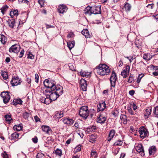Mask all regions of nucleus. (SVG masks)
<instances>
[{
	"label": "nucleus",
	"mask_w": 158,
	"mask_h": 158,
	"mask_svg": "<svg viewBox=\"0 0 158 158\" xmlns=\"http://www.w3.org/2000/svg\"><path fill=\"white\" fill-rule=\"evenodd\" d=\"M84 13L85 15L90 16L92 14H99L101 13V6H88L84 10Z\"/></svg>",
	"instance_id": "1"
},
{
	"label": "nucleus",
	"mask_w": 158,
	"mask_h": 158,
	"mask_svg": "<svg viewBox=\"0 0 158 158\" xmlns=\"http://www.w3.org/2000/svg\"><path fill=\"white\" fill-rule=\"evenodd\" d=\"M97 73L101 75H108L110 72L109 67L105 64H100L96 67Z\"/></svg>",
	"instance_id": "2"
},
{
	"label": "nucleus",
	"mask_w": 158,
	"mask_h": 158,
	"mask_svg": "<svg viewBox=\"0 0 158 158\" xmlns=\"http://www.w3.org/2000/svg\"><path fill=\"white\" fill-rule=\"evenodd\" d=\"M44 84L45 87L47 88L52 90H55L56 86L55 85V82L54 81L46 79L44 82Z\"/></svg>",
	"instance_id": "3"
},
{
	"label": "nucleus",
	"mask_w": 158,
	"mask_h": 158,
	"mask_svg": "<svg viewBox=\"0 0 158 158\" xmlns=\"http://www.w3.org/2000/svg\"><path fill=\"white\" fill-rule=\"evenodd\" d=\"M79 114L81 117L85 118H87L89 115L88 107L86 106H84L81 107Z\"/></svg>",
	"instance_id": "4"
},
{
	"label": "nucleus",
	"mask_w": 158,
	"mask_h": 158,
	"mask_svg": "<svg viewBox=\"0 0 158 158\" xmlns=\"http://www.w3.org/2000/svg\"><path fill=\"white\" fill-rule=\"evenodd\" d=\"M139 132L140 138H144L148 136L149 132L147 129L143 127H141L139 128Z\"/></svg>",
	"instance_id": "5"
},
{
	"label": "nucleus",
	"mask_w": 158,
	"mask_h": 158,
	"mask_svg": "<svg viewBox=\"0 0 158 158\" xmlns=\"http://www.w3.org/2000/svg\"><path fill=\"white\" fill-rule=\"evenodd\" d=\"M117 79V77L115 72L112 71L110 78L111 87H115Z\"/></svg>",
	"instance_id": "6"
},
{
	"label": "nucleus",
	"mask_w": 158,
	"mask_h": 158,
	"mask_svg": "<svg viewBox=\"0 0 158 158\" xmlns=\"http://www.w3.org/2000/svg\"><path fill=\"white\" fill-rule=\"evenodd\" d=\"M1 95L3 98V102L4 103H7L9 102L10 98L7 92H2Z\"/></svg>",
	"instance_id": "7"
},
{
	"label": "nucleus",
	"mask_w": 158,
	"mask_h": 158,
	"mask_svg": "<svg viewBox=\"0 0 158 158\" xmlns=\"http://www.w3.org/2000/svg\"><path fill=\"white\" fill-rule=\"evenodd\" d=\"M105 113L103 112H101L99 117L97 118V122L100 123H103L106 121V118L105 115Z\"/></svg>",
	"instance_id": "8"
},
{
	"label": "nucleus",
	"mask_w": 158,
	"mask_h": 158,
	"mask_svg": "<svg viewBox=\"0 0 158 158\" xmlns=\"http://www.w3.org/2000/svg\"><path fill=\"white\" fill-rule=\"evenodd\" d=\"M63 123L67 125H71L73 124L75 120L69 118H64L61 120Z\"/></svg>",
	"instance_id": "9"
},
{
	"label": "nucleus",
	"mask_w": 158,
	"mask_h": 158,
	"mask_svg": "<svg viewBox=\"0 0 158 158\" xmlns=\"http://www.w3.org/2000/svg\"><path fill=\"white\" fill-rule=\"evenodd\" d=\"M20 50V46L17 44H15L12 45L9 49L10 52H13L15 53H18Z\"/></svg>",
	"instance_id": "10"
},
{
	"label": "nucleus",
	"mask_w": 158,
	"mask_h": 158,
	"mask_svg": "<svg viewBox=\"0 0 158 158\" xmlns=\"http://www.w3.org/2000/svg\"><path fill=\"white\" fill-rule=\"evenodd\" d=\"M58 10L59 13L63 14L67 11L68 7L64 4L60 5L58 6Z\"/></svg>",
	"instance_id": "11"
},
{
	"label": "nucleus",
	"mask_w": 158,
	"mask_h": 158,
	"mask_svg": "<svg viewBox=\"0 0 158 158\" xmlns=\"http://www.w3.org/2000/svg\"><path fill=\"white\" fill-rule=\"evenodd\" d=\"M136 150L137 152L140 153L142 156L144 155V150L142 144H139L136 147Z\"/></svg>",
	"instance_id": "12"
},
{
	"label": "nucleus",
	"mask_w": 158,
	"mask_h": 158,
	"mask_svg": "<svg viewBox=\"0 0 158 158\" xmlns=\"http://www.w3.org/2000/svg\"><path fill=\"white\" fill-rule=\"evenodd\" d=\"M21 82L18 77H12L10 83L12 86H15L19 84Z\"/></svg>",
	"instance_id": "13"
},
{
	"label": "nucleus",
	"mask_w": 158,
	"mask_h": 158,
	"mask_svg": "<svg viewBox=\"0 0 158 158\" xmlns=\"http://www.w3.org/2000/svg\"><path fill=\"white\" fill-rule=\"evenodd\" d=\"M80 84L83 91H86L87 90V85L86 80L83 79H82L80 81Z\"/></svg>",
	"instance_id": "14"
},
{
	"label": "nucleus",
	"mask_w": 158,
	"mask_h": 158,
	"mask_svg": "<svg viewBox=\"0 0 158 158\" xmlns=\"http://www.w3.org/2000/svg\"><path fill=\"white\" fill-rule=\"evenodd\" d=\"M42 131L46 134L50 135L52 133V131L51 128L47 126H42L41 127Z\"/></svg>",
	"instance_id": "15"
},
{
	"label": "nucleus",
	"mask_w": 158,
	"mask_h": 158,
	"mask_svg": "<svg viewBox=\"0 0 158 158\" xmlns=\"http://www.w3.org/2000/svg\"><path fill=\"white\" fill-rule=\"evenodd\" d=\"M106 104L105 102L100 103L97 106L98 111H101L102 112L106 107Z\"/></svg>",
	"instance_id": "16"
},
{
	"label": "nucleus",
	"mask_w": 158,
	"mask_h": 158,
	"mask_svg": "<svg viewBox=\"0 0 158 158\" xmlns=\"http://www.w3.org/2000/svg\"><path fill=\"white\" fill-rule=\"evenodd\" d=\"M157 149L155 146H152L150 147L148 150L149 156L153 155L156 152Z\"/></svg>",
	"instance_id": "17"
},
{
	"label": "nucleus",
	"mask_w": 158,
	"mask_h": 158,
	"mask_svg": "<svg viewBox=\"0 0 158 158\" xmlns=\"http://www.w3.org/2000/svg\"><path fill=\"white\" fill-rule=\"evenodd\" d=\"M115 133V131L114 130L112 129L110 132L108 136L106 139V140L108 141H110L113 138Z\"/></svg>",
	"instance_id": "18"
},
{
	"label": "nucleus",
	"mask_w": 158,
	"mask_h": 158,
	"mask_svg": "<svg viewBox=\"0 0 158 158\" xmlns=\"http://www.w3.org/2000/svg\"><path fill=\"white\" fill-rule=\"evenodd\" d=\"M60 87V86H56L55 92H54L58 97L61 95L63 93L62 88H61Z\"/></svg>",
	"instance_id": "19"
},
{
	"label": "nucleus",
	"mask_w": 158,
	"mask_h": 158,
	"mask_svg": "<svg viewBox=\"0 0 158 158\" xmlns=\"http://www.w3.org/2000/svg\"><path fill=\"white\" fill-rule=\"evenodd\" d=\"M81 33L85 36L86 38H90L91 37L87 29H84L81 31Z\"/></svg>",
	"instance_id": "20"
},
{
	"label": "nucleus",
	"mask_w": 158,
	"mask_h": 158,
	"mask_svg": "<svg viewBox=\"0 0 158 158\" xmlns=\"http://www.w3.org/2000/svg\"><path fill=\"white\" fill-rule=\"evenodd\" d=\"M131 8V5L128 2H126L124 6V8L125 10L127 12H129Z\"/></svg>",
	"instance_id": "21"
},
{
	"label": "nucleus",
	"mask_w": 158,
	"mask_h": 158,
	"mask_svg": "<svg viewBox=\"0 0 158 158\" xmlns=\"http://www.w3.org/2000/svg\"><path fill=\"white\" fill-rule=\"evenodd\" d=\"M23 101L20 99H15L13 100L12 104L16 106L18 104L21 105L22 104Z\"/></svg>",
	"instance_id": "22"
},
{
	"label": "nucleus",
	"mask_w": 158,
	"mask_h": 158,
	"mask_svg": "<svg viewBox=\"0 0 158 158\" xmlns=\"http://www.w3.org/2000/svg\"><path fill=\"white\" fill-rule=\"evenodd\" d=\"M50 96V102L52 101L55 100L59 97L54 92H53L51 94Z\"/></svg>",
	"instance_id": "23"
},
{
	"label": "nucleus",
	"mask_w": 158,
	"mask_h": 158,
	"mask_svg": "<svg viewBox=\"0 0 158 158\" xmlns=\"http://www.w3.org/2000/svg\"><path fill=\"white\" fill-rule=\"evenodd\" d=\"M96 138L97 136L96 135H94L93 134L89 136V141L91 143H94L95 142Z\"/></svg>",
	"instance_id": "24"
},
{
	"label": "nucleus",
	"mask_w": 158,
	"mask_h": 158,
	"mask_svg": "<svg viewBox=\"0 0 158 158\" xmlns=\"http://www.w3.org/2000/svg\"><path fill=\"white\" fill-rule=\"evenodd\" d=\"M1 72L2 76L4 80H6L8 78L7 72L6 71L3 70H2Z\"/></svg>",
	"instance_id": "25"
},
{
	"label": "nucleus",
	"mask_w": 158,
	"mask_h": 158,
	"mask_svg": "<svg viewBox=\"0 0 158 158\" xmlns=\"http://www.w3.org/2000/svg\"><path fill=\"white\" fill-rule=\"evenodd\" d=\"M7 22L8 23L9 26L10 28H13L14 27L15 23V22L14 19H9Z\"/></svg>",
	"instance_id": "26"
},
{
	"label": "nucleus",
	"mask_w": 158,
	"mask_h": 158,
	"mask_svg": "<svg viewBox=\"0 0 158 158\" xmlns=\"http://www.w3.org/2000/svg\"><path fill=\"white\" fill-rule=\"evenodd\" d=\"M67 46L70 50H71L74 46L75 42L74 41H69L67 43Z\"/></svg>",
	"instance_id": "27"
},
{
	"label": "nucleus",
	"mask_w": 158,
	"mask_h": 158,
	"mask_svg": "<svg viewBox=\"0 0 158 158\" xmlns=\"http://www.w3.org/2000/svg\"><path fill=\"white\" fill-rule=\"evenodd\" d=\"M18 11L17 10H14L13 11H11L10 13V15L11 17L13 18L14 16H17L18 15Z\"/></svg>",
	"instance_id": "28"
},
{
	"label": "nucleus",
	"mask_w": 158,
	"mask_h": 158,
	"mask_svg": "<svg viewBox=\"0 0 158 158\" xmlns=\"http://www.w3.org/2000/svg\"><path fill=\"white\" fill-rule=\"evenodd\" d=\"M53 153L60 157L62 154V151L61 149L57 148L53 152Z\"/></svg>",
	"instance_id": "29"
},
{
	"label": "nucleus",
	"mask_w": 158,
	"mask_h": 158,
	"mask_svg": "<svg viewBox=\"0 0 158 158\" xmlns=\"http://www.w3.org/2000/svg\"><path fill=\"white\" fill-rule=\"evenodd\" d=\"M22 128V124H19L18 125H15L13 127L14 129L17 131H21Z\"/></svg>",
	"instance_id": "30"
},
{
	"label": "nucleus",
	"mask_w": 158,
	"mask_h": 158,
	"mask_svg": "<svg viewBox=\"0 0 158 158\" xmlns=\"http://www.w3.org/2000/svg\"><path fill=\"white\" fill-rule=\"evenodd\" d=\"M11 116V115L10 114H7L4 116L6 121L8 122V123H10V121L12 120Z\"/></svg>",
	"instance_id": "31"
},
{
	"label": "nucleus",
	"mask_w": 158,
	"mask_h": 158,
	"mask_svg": "<svg viewBox=\"0 0 158 158\" xmlns=\"http://www.w3.org/2000/svg\"><path fill=\"white\" fill-rule=\"evenodd\" d=\"M120 119L122 120L123 121V123L125 124L127 123V116L124 114H121L120 116Z\"/></svg>",
	"instance_id": "32"
},
{
	"label": "nucleus",
	"mask_w": 158,
	"mask_h": 158,
	"mask_svg": "<svg viewBox=\"0 0 158 158\" xmlns=\"http://www.w3.org/2000/svg\"><path fill=\"white\" fill-rule=\"evenodd\" d=\"M152 109L151 108H148L146 110L145 113L144 114L145 116H147L148 118L149 116L151 113Z\"/></svg>",
	"instance_id": "33"
},
{
	"label": "nucleus",
	"mask_w": 158,
	"mask_h": 158,
	"mask_svg": "<svg viewBox=\"0 0 158 158\" xmlns=\"http://www.w3.org/2000/svg\"><path fill=\"white\" fill-rule=\"evenodd\" d=\"M123 141L121 140H117L115 143H114L113 144V146H121L123 144Z\"/></svg>",
	"instance_id": "34"
},
{
	"label": "nucleus",
	"mask_w": 158,
	"mask_h": 158,
	"mask_svg": "<svg viewBox=\"0 0 158 158\" xmlns=\"http://www.w3.org/2000/svg\"><path fill=\"white\" fill-rule=\"evenodd\" d=\"M81 148L82 146L81 144H79L77 146L74 150L75 153H76L80 152L81 150Z\"/></svg>",
	"instance_id": "35"
},
{
	"label": "nucleus",
	"mask_w": 158,
	"mask_h": 158,
	"mask_svg": "<svg viewBox=\"0 0 158 158\" xmlns=\"http://www.w3.org/2000/svg\"><path fill=\"white\" fill-rule=\"evenodd\" d=\"M96 129V127L94 126H92L89 127L87 129V131L88 132H90L94 131Z\"/></svg>",
	"instance_id": "36"
},
{
	"label": "nucleus",
	"mask_w": 158,
	"mask_h": 158,
	"mask_svg": "<svg viewBox=\"0 0 158 158\" xmlns=\"http://www.w3.org/2000/svg\"><path fill=\"white\" fill-rule=\"evenodd\" d=\"M7 39L6 37L3 35H2L1 36V42L3 44H5L6 41Z\"/></svg>",
	"instance_id": "37"
},
{
	"label": "nucleus",
	"mask_w": 158,
	"mask_h": 158,
	"mask_svg": "<svg viewBox=\"0 0 158 158\" xmlns=\"http://www.w3.org/2000/svg\"><path fill=\"white\" fill-rule=\"evenodd\" d=\"M97 154L96 151H92L90 153V158H97Z\"/></svg>",
	"instance_id": "38"
},
{
	"label": "nucleus",
	"mask_w": 158,
	"mask_h": 158,
	"mask_svg": "<svg viewBox=\"0 0 158 158\" xmlns=\"http://www.w3.org/2000/svg\"><path fill=\"white\" fill-rule=\"evenodd\" d=\"M8 8V6L7 5L1 8V12L3 15L4 14L5 12L7 10Z\"/></svg>",
	"instance_id": "39"
},
{
	"label": "nucleus",
	"mask_w": 158,
	"mask_h": 158,
	"mask_svg": "<svg viewBox=\"0 0 158 158\" xmlns=\"http://www.w3.org/2000/svg\"><path fill=\"white\" fill-rule=\"evenodd\" d=\"M81 74L83 77H87L90 75V73L88 72H81Z\"/></svg>",
	"instance_id": "40"
},
{
	"label": "nucleus",
	"mask_w": 158,
	"mask_h": 158,
	"mask_svg": "<svg viewBox=\"0 0 158 158\" xmlns=\"http://www.w3.org/2000/svg\"><path fill=\"white\" fill-rule=\"evenodd\" d=\"M40 101L42 103L48 104L49 103V102H48L46 101V98L45 97H42V98L40 99Z\"/></svg>",
	"instance_id": "41"
},
{
	"label": "nucleus",
	"mask_w": 158,
	"mask_h": 158,
	"mask_svg": "<svg viewBox=\"0 0 158 158\" xmlns=\"http://www.w3.org/2000/svg\"><path fill=\"white\" fill-rule=\"evenodd\" d=\"M153 114L158 116V106H156L153 110Z\"/></svg>",
	"instance_id": "42"
},
{
	"label": "nucleus",
	"mask_w": 158,
	"mask_h": 158,
	"mask_svg": "<svg viewBox=\"0 0 158 158\" xmlns=\"http://www.w3.org/2000/svg\"><path fill=\"white\" fill-rule=\"evenodd\" d=\"M128 110L129 113L132 115H135L136 114V113L132 110V108L131 107H128Z\"/></svg>",
	"instance_id": "43"
},
{
	"label": "nucleus",
	"mask_w": 158,
	"mask_h": 158,
	"mask_svg": "<svg viewBox=\"0 0 158 158\" xmlns=\"http://www.w3.org/2000/svg\"><path fill=\"white\" fill-rule=\"evenodd\" d=\"M44 154L41 152H39L37 153L36 155L37 158H44Z\"/></svg>",
	"instance_id": "44"
},
{
	"label": "nucleus",
	"mask_w": 158,
	"mask_h": 158,
	"mask_svg": "<svg viewBox=\"0 0 158 158\" xmlns=\"http://www.w3.org/2000/svg\"><path fill=\"white\" fill-rule=\"evenodd\" d=\"M128 75V73H127L125 70H123L121 73V75L123 76L124 78L126 77Z\"/></svg>",
	"instance_id": "45"
},
{
	"label": "nucleus",
	"mask_w": 158,
	"mask_h": 158,
	"mask_svg": "<svg viewBox=\"0 0 158 158\" xmlns=\"http://www.w3.org/2000/svg\"><path fill=\"white\" fill-rule=\"evenodd\" d=\"M143 76L144 75L143 74H140L139 75L137 80V82L138 83H139L140 82L141 79Z\"/></svg>",
	"instance_id": "46"
},
{
	"label": "nucleus",
	"mask_w": 158,
	"mask_h": 158,
	"mask_svg": "<svg viewBox=\"0 0 158 158\" xmlns=\"http://www.w3.org/2000/svg\"><path fill=\"white\" fill-rule=\"evenodd\" d=\"M11 136L14 138L17 139L19 138V134L16 132H15L12 134Z\"/></svg>",
	"instance_id": "47"
},
{
	"label": "nucleus",
	"mask_w": 158,
	"mask_h": 158,
	"mask_svg": "<svg viewBox=\"0 0 158 158\" xmlns=\"http://www.w3.org/2000/svg\"><path fill=\"white\" fill-rule=\"evenodd\" d=\"M29 114L27 112H25L23 113V116L24 118L25 119H27L29 117Z\"/></svg>",
	"instance_id": "48"
},
{
	"label": "nucleus",
	"mask_w": 158,
	"mask_h": 158,
	"mask_svg": "<svg viewBox=\"0 0 158 158\" xmlns=\"http://www.w3.org/2000/svg\"><path fill=\"white\" fill-rule=\"evenodd\" d=\"M27 58L31 59H34V57L31 52H29V54H28Z\"/></svg>",
	"instance_id": "49"
},
{
	"label": "nucleus",
	"mask_w": 158,
	"mask_h": 158,
	"mask_svg": "<svg viewBox=\"0 0 158 158\" xmlns=\"http://www.w3.org/2000/svg\"><path fill=\"white\" fill-rule=\"evenodd\" d=\"M41 7L44 6V1L43 0H39L38 1Z\"/></svg>",
	"instance_id": "50"
},
{
	"label": "nucleus",
	"mask_w": 158,
	"mask_h": 158,
	"mask_svg": "<svg viewBox=\"0 0 158 158\" xmlns=\"http://www.w3.org/2000/svg\"><path fill=\"white\" fill-rule=\"evenodd\" d=\"M18 2L20 3H25L28 4L29 1L27 0H18Z\"/></svg>",
	"instance_id": "51"
},
{
	"label": "nucleus",
	"mask_w": 158,
	"mask_h": 158,
	"mask_svg": "<svg viewBox=\"0 0 158 158\" xmlns=\"http://www.w3.org/2000/svg\"><path fill=\"white\" fill-rule=\"evenodd\" d=\"M69 69L70 70H71L72 71H73L75 70L74 67L72 64H71V63L69 64Z\"/></svg>",
	"instance_id": "52"
},
{
	"label": "nucleus",
	"mask_w": 158,
	"mask_h": 158,
	"mask_svg": "<svg viewBox=\"0 0 158 158\" xmlns=\"http://www.w3.org/2000/svg\"><path fill=\"white\" fill-rule=\"evenodd\" d=\"M134 81V79L133 77L130 76L128 81V82L130 83H132Z\"/></svg>",
	"instance_id": "53"
},
{
	"label": "nucleus",
	"mask_w": 158,
	"mask_h": 158,
	"mask_svg": "<svg viewBox=\"0 0 158 158\" xmlns=\"http://www.w3.org/2000/svg\"><path fill=\"white\" fill-rule=\"evenodd\" d=\"M150 66L151 68L154 70L156 71L158 70V66H155L153 65H150Z\"/></svg>",
	"instance_id": "54"
},
{
	"label": "nucleus",
	"mask_w": 158,
	"mask_h": 158,
	"mask_svg": "<svg viewBox=\"0 0 158 158\" xmlns=\"http://www.w3.org/2000/svg\"><path fill=\"white\" fill-rule=\"evenodd\" d=\"M74 35L72 32H70L67 35V37L69 38H72L73 37Z\"/></svg>",
	"instance_id": "55"
},
{
	"label": "nucleus",
	"mask_w": 158,
	"mask_h": 158,
	"mask_svg": "<svg viewBox=\"0 0 158 158\" xmlns=\"http://www.w3.org/2000/svg\"><path fill=\"white\" fill-rule=\"evenodd\" d=\"M24 50L23 49L22 50L20 53V54H19V58H21L23 56V55L24 54Z\"/></svg>",
	"instance_id": "56"
},
{
	"label": "nucleus",
	"mask_w": 158,
	"mask_h": 158,
	"mask_svg": "<svg viewBox=\"0 0 158 158\" xmlns=\"http://www.w3.org/2000/svg\"><path fill=\"white\" fill-rule=\"evenodd\" d=\"M130 70V66L128 65H127L125 69H124L123 70H125L127 73H129V71Z\"/></svg>",
	"instance_id": "57"
},
{
	"label": "nucleus",
	"mask_w": 158,
	"mask_h": 158,
	"mask_svg": "<svg viewBox=\"0 0 158 158\" xmlns=\"http://www.w3.org/2000/svg\"><path fill=\"white\" fill-rule=\"evenodd\" d=\"M35 81L36 83H38L39 82V76H38V74H35Z\"/></svg>",
	"instance_id": "58"
},
{
	"label": "nucleus",
	"mask_w": 158,
	"mask_h": 158,
	"mask_svg": "<svg viewBox=\"0 0 158 158\" xmlns=\"http://www.w3.org/2000/svg\"><path fill=\"white\" fill-rule=\"evenodd\" d=\"M45 25L46 26V29H48L50 28H54L55 26L53 25H49L47 24H45Z\"/></svg>",
	"instance_id": "59"
},
{
	"label": "nucleus",
	"mask_w": 158,
	"mask_h": 158,
	"mask_svg": "<svg viewBox=\"0 0 158 158\" xmlns=\"http://www.w3.org/2000/svg\"><path fill=\"white\" fill-rule=\"evenodd\" d=\"M33 142L35 143H37L38 142V138L37 137L33 138L32 139Z\"/></svg>",
	"instance_id": "60"
},
{
	"label": "nucleus",
	"mask_w": 158,
	"mask_h": 158,
	"mask_svg": "<svg viewBox=\"0 0 158 158\" xmlns=\"http://www.w3.org/2000/svg\"><path fill=\"white\" fill-rule=\"evenodd\" d=\"M74 126L76 128V129H77L79 127V123L77 121H76Z\"/></svg>",
	"instance_id": "61"
},
{
	"label": "nucleus",
	"mask_w": 158,
	"mask_h": 158,
	"mask_svg": "<svg viewBox=\"0 0 158 158\" xmlns=\"http://www.w3.org/2000/svg\"><path fill=\"white\" fill-rule=\"evenodd\" d=\"M134 93L135 91L133 90H131L129 92V94L131 96H133L134 94Z\"/></svg>",
	"instance_id": "62"
},
{
	"label": "nucleus",
	"mask_w": 158,
	"mask_h": 158,
	"mask_svg": "<svg viewBox=\"0 0 158 158\" xmlns=\"http://www.w3.org/2000/svg\"><path fill=\"white\" fill-rule=\"evenodd\" d=\"M119 150L118 149H115L114 150L113 152L114 153V154L115 155L118 152Z\"/></svg>",
	"instance_id": "63"
},
{
	"label": "nucleus",
	"mask_w": 158,
	"mask_h": 158,
	"mask_svg": "<svg viewBox=\"0 0 158 158\" xmlns=\"http://www.w3.org/2000/svg\"><path fill=\"white\" fill-rule=\"evenodd\" d=\"M130 132L131 133H133L134 132V131H135V130H134L133 127L132 126H131L130 128Z\"/></svg>",
	"instance_id": "64"
}]
</instances>
